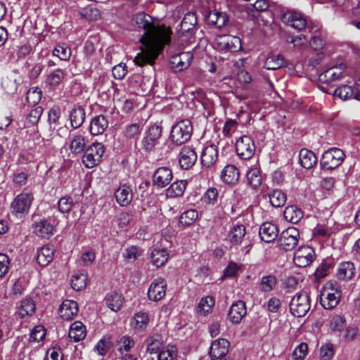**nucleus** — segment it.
Listing matches in <instances>:
<instances>
[{"label":"nucleus","instance_id":"473e14b6","mask_svg":"<svg viewBox=\"0 0 360 360\" xmlns=\"http://www.w3.org/2000/svg\"><path fill=\"white\" fill-rule=\"evenodd\" d=\"M108 126V122L103 115H98L92 119L90 124V132L92 135L102 134Z\"/></svg>","mask_w":360,"mask_h":360},{"label":"nucleus","instance_id":"20e7f679","mask_svg":"<svg viewBox=\"0 0 360 360\" xmlns=\"http://www.w3.org/2000/svg\"><path fill=\"white\" fill-rule=\"evenodd\" d=\"M291 314L294 316L302 317L306 315L310 309L309 297L307 292L296 293L289 304Z\"/></svg>","mask_w":360,"mask_h":360},{"label":"nucleus","instance_id":"338daca9","mask_svg":"<svg viewBox=\"0 0 360 360\" xmlns=\"http://www.w3.org/2000/svg\"><path fill=\"white\" fill-rule=\"evenodd\" d=\"M321 356L323 360H330L334 355V347L328 343L321 347Z\"/></svg>","mask_w":360,"mask_h":360},{"label":"nucleus","instance_id":"69168bd1","mask_svg":"<svg viewBox=\"0 0 360 360\" xmlns=\"http://www.w3.org/2000/svg\"><path fill=\"white\" fill-rule=\"evenodd\" d=\"M58 210L63 213L69 212L72 206H73V200L70 197L65 196L61 198L58 203Z\"/></svg>","mask_w":360,"mask_h":360},{"label":"nucleus","instance_id":"a19ab883","mask_svg":"<svg viewBox=\"0 0 360 360\" xmlns=\"http://www.w3.org/2000/svg\"><path fill=\"white\" fill-rule=\"evenodd\" d=\"M162 338L161 335L158 333L153 334L149 337L147 340V349L146 351L149 354H155L159 352L160 347L162 345Z\"/></svg>","mask_w":360,"mask_h":360},{"label":"nucleus","instance_id":"de8ad7c7","mask_svg":"<svg viewBox=\"0 0 360 360\" xmlns=\"http://www.w3.org/2000/svg\"><path fill=\"white\" fill-rule=\"evenodd\" d=\"M177 356V349L174 345H168L163 347L158 353V360H175Z\"/></svg>","mask_w":360,"mask_h":360},{"label":"nucleus","instance_id":"6e6552de","mask_svg":"<svg viewBox=\"0 0 360 360\" xmlns=\"http://www.w3.org/2000/svg\"><path fill=\"white\" fill-rule=\"evenodd\" d=\"M300 232L295 227H289L284 230L278 239V245L285 251L293 250L298 244Z\"/></svg>","mask_w":360,"mask_h":360},{"label":"nucleus","instance_id":"bf43d9fd","mask_svg":"<svg viewBox=\"0 0 360 360\" xmlns=\"http://www.w3.org/2000/svg\"><path fill=\"white\" fill-rule=\"evenodd\" d=\"M43 113V108L41 106H37L30 110L27 117V122L31 125L37 124Z\"/></svg>","mask_w":360,"mask_h":360},{"label":"nucleus","instance_id":"412c9836","mask_svg":"<svg viewBox=\"0 0 360 360\" xmlns=\"http://www.w3.org/2000/svg\"><path fill=\"white\" fill-rule=\"evenodd\" d=\"M247 313L246 306L243 301H238L233 303L229 311L228 317L233 323H238Z\"/></svg>","mask_w":360,"mask_h":360},{"label":"nucleus","instance_id":"9d476101","mask_svg":"<svg viewBox=\"0 0 360 360\" xmlns=\"http://www.w3.org/2000/svg\"><path fill=\"white\" fill-rule=\"evenodd\" d=\"M215 42L217 48L225 52L233 53L242 48L240 38L232 35H219Z\"/></svg>","mask_w":360,"mask_h":360},{"label":"nucleus","instance_id":"f8f14e48","mask_svg":"<svg viewBox=\"0 0 360 360\" xmlns=\"http://www.w3.org/2000/svg\"><path fill=\"white\" fill-rule=\"evenodd\" d=\"M162 134V128L158 125H152L146 132L142 140L143 148L146 150H152L158 144Z\"/></svg>","mask_w":360,"mask_h":360},{"label":"nucleus","instance_id":"052dcab7","mask_svg":"<svg viewBox=\"0 0 360 360\" xmlns=\"http://www.w3.org/2000/svg\"><path fill=\"white\" fill-rule=\"evenodd\" d=\"M330 327L333 331L340 332L345 327V319L340 315L335 316L331 319Z\"/></svg>","mask_w":360,"mask_h":360},{"label":"nucleus","instance_id":"6e6d98bb","mask_svg":"<svg viewBox=\"0 0 360 360\" xmlns=\"http://www.w3.org/2000/svg\"><path fill=\"white\" fill-rule=\"evenodd\" d=\"M247 179L249 184L253 188H257L262 184V176L260 172L257 169H251L247 173Z\"/></svg>","mask_w":360,"mask_h":360},{"label":"nucleus","instance_id":"5701e85b","mask_svg":"<svg viewBox=\"0 0 360 360\" xmlns=\"http://www.w3.org/2000/svg\"><path fill=\"white\" fill-rule=\"evenodd\" d=\"M201 162L203 166L210 167L218 159V150L216 146L211 144L206 146L201 154Z\"/></svg>","mask_w":360,"mask_h":360},{"label":"nucleus","instance_id":"4d7b16f0","mask_svg":"<svg viewBox=\"0 0 360 360\" xmlns=\"http://www.w3.org/2000/svg\"><path fill=\"white\" fill-rule=\"evenodd\" d=\"M41 96L42 92L39 88H31L27 93L26 99L30 105H36L41 101Z\"/></svg>","mask_w":360,"mask_h":360},{"label":"nucleus","instance_id":"58836bf2","mask_svg":"<svg viewBox=\"0 0 360 360\" xmlns=\"http://www.w3.org/2000/svg\"><path fill=\"white\" fill-rule=\"evenodd\" d=\"M245 236V228L243 225L239 224L233 226L229 233L230 243L234 245L240 244Z\"/></svg>","mask_w":360,"mask_h":360},{"label":"nucleus","instance_id":"49530a36","mask_svg":"<svg viewBox=\"0 0 360 360\" xmlns=\"http://www.w3.org/2000/svg\"><path fill=\"white\" fill-rule=\"evenodd\" d=\"M276 278L274 276L268 275L262 277L259 288L262 292H269L276 288Z\"/></svg>","mask_w":360,"mask_h":360},{"label":"nucleus","instance_id":"c03bdc74","mask_svg":"<svg viewBox=\"0 0 360 360\" xmlns=\"http://www.w3.org/2000/svg\"><path fill=\"white\" fill-rule=\"evenodd\" d=\"M186 187V181H175L167 190V196L170 198L181 196L185 191Z\"/></svg>","mask_w":360,"mask_h":360},{"label":"nucleus","instance_id":"3c124183","mask_svg":"<svg viewBox=\"0 0 360 360\" xmlns=\"http://www.w3.org/2000/svg\"><path fill=\"white\" fill-rule=\"evenodd\" d=\"M198 217V213L195 210L185 211L179 217V223L183 226H188L193 224Z\"/></svg>","mask_w":360,"mask_h":360},{"label":"nucleus","instance_id":"864d4df0","mask_svg":"<svg viewBox=\"0 0 360 360\" xmlns=\"http://www.w3.org/2000/svg\"><path fill=\"white\" fill-rule=\"evenodd\" d=\"M18 82L13 76L6 77L3 79L2 86L8 94H13L18 89Z\"/></svg>","mask_w":360,"mask_h":360},{"label":"nucleus","instance_id":"f3484780","mask_svg":"<svg viewBox=\"0 0 360 360\" xmlns=\"http://www.w3.org/2000/svg\"><path fill=\"white\" fill-rule=\"evenodd\" d=\"M197 160V154L193 148L184 146L181 149L179 155V162L182 169L191 168Z\"/></svg>","mask_w":360,"mask_h":360},{"label":"nucleus","instance_id":"f03ea898","mask_svg":"<svg viewBox=\"0 0 360 360\" xmlns=\"http://www.w3.org/2000/svg\"><path fill=\"white\" fill-rule=\"evenodd\" d=\"M280 19L285 25L300 32L307 30L310 33H316L319 31L317 25L314 23L302 12L293 8H282Z\"/></svg>","mask_w":360,"mask_h":360},{"label":"nucleus","instance_id":"dca6fc26","mask_svg":"<svg viewBox=\"0 0 360 360\" xmlns=\"http://www.w3.org/2000/svg\"><path fill=\"white\" fill-rule=\"evenodd\" d=\"M192 59L193 54L191 52H182L172 56L170 64L174 71L180 72L189 67Z\"/></svg>","mask_w":360,"mask_h":360},{"label":"nucleus","instance_id":"e433bc0d","mask_svg":"<svg viewBox=\"0 0 360 360\" xmlns=\"http://www.w3.org/2000/svg\"><path fill=\"white\" fill-rule=\"evenodd\" d=\"M68 335L75 342L83 340L86 336L84 325L81 321H75L70 326Z\"/></svg>","mask_w":360,"mask_h":360},{"label":"nucleus","instance_id":"f704fd0d","mask_svg":"<svg viewBox=\"0 0 360 360\" xmlns=\"http://www.w3.org/2000/svg\"><path fill=\"white\" fill-rule=\"evenodd\" d=\"M285 65L283 56L281 54L269 53L264 63L266 70H277Z\"/></svg>","mask_w":360,"mask_h":360},{"label":"nucleus","instance_id":"a211bd4d","mask_svg":"<svg viewBox=\"0 0 360 360\" xmlns=\"http://www.w3.org/2000/svg\"><path fill=\"white\" fill-rule=\"evenodd\" d=\"M230 343L224 338H219L214 340L210 347V355L212 360H217L224 357L228 352Z\"/></svg>","mask_w":360,"mask_h":360},{"label":"nucleus","instance_id":"39448f33","mask_svg":"<svg viewBox=\"0 0 360 360\" xmlns=\"http://www.w3.org/2000/svg\"><path fill=\"white\" fill-rule=\"evenodd\" d=\"M341 292L338 284L328 283L321 294V304L323 308L330 309L335 307L339 303Z\"/></svg>","mask_w":360,"mask_h":360},{"label":"nucleus","instance_id":"0eeeda50","mask_svg":"<svg viewBox=\"0 0 360 360\" xmlns=\"http://www.w3.org/2000/svg\"><path fill=\"white\" fill-rule=\"evenodd\" d=\"M344 158L345 153L341 149L331 148L322 155L321 166L326 169H333L341 165Z\"/></svg>","mask_w":360,"mask_h":360},{"label":"nucleus","instance_id":"37998d69","mask_svg":"<svg viewBox=\"0 0 360 360\" xmlns=\"http://www.w3.org/2000/svg\"><path fill=\"white\" fill-rule=\"evenodd\" d=\"M65 73L61 69H56L47 75L45 83L51 88H56L64 78Z\"/></svg>","mask_w":360,"mask_h":360},{"label":"nucleus","instance_id":"774afa93","mask_svg":"<svg viewBox=\"0 0 360 360\" xmlns=\"http://www.w3.org/2000/svg\"><path fill=\"white\" fill-rule=\"evenodd\" d=\"M46 335L44 328L41 326H37L34 328L30 333V339L35 342L42 340Z\"/></svg>","mask_w":360,"mask_h":360},{"label":"nucleus","instance_id":"a878e982","mask_svg":"<svg viewBox=\"0 0 360 360\" xmlns=\"http://www.w3.org/2000/svg\"><path fill=\"white\" fill-rule=\"evenodd\" d=\"M115 196L118 204L121 206H127L132 200V190L129 186L123 185L115 191Z\"/></svg>","mask_w":360,"mask_h":360},{"label":"nucleus","instance_id":"7ed1b4c3","mask_svg":"<svg viewBox=\"0 0 360 360\" xmlns=\"http://www.w3.org/2000/svg\"><path fill=\"white\" fill-rule=\"evenodd\" d=\"M193 134V125L189 120H181L172 128L170 137L172 141L176 145L187 142Z\"/></svg>","mask_w":360,"mask_h":360},{"label":"nucleus","instance_id":"7c9ffc66","mask_svg":"<svg viewBox=\"0 0 360 360\" xmlns=\"http://www.w3.org/2000/svg\"><path fill=\"white\" fill-rule=\"evenodd\" d=\"M35 303L31 298H25L20 302L17 308L16 314L20 318L32 316L35 311Z\"/></svg>","mask_w":360,"mask_h":360},{"label":"nucleus","instance_id":"0e129e2a","mask_svg":"<svg viewBox=\"0 0 360 360\" xmlns=\"http://www.w3.org/2000/svg\"><path fill=\"white\" fill-rule=\"evenodd\" d=\"M141 127L139 124H131L126 127L124 136L127 139H136L141 133Z\"/></svg>","mask_w":360,"mask_h":360},{"label":"nucleus","instance_id":"2f4dec72","mask_svg":"<svg viewBox=\"0 0 360 360\" xmlns=\"http://www.w3.org/2000/svg\"><path fill=\"white\" fill-rule=\"evenodd\" d=\"M354 264L350 262H345L340 264L337 271V277L343 281H348L354 277Z\"/></svg>","mask_w":360,"mask_h":360},{"label":"nucleus","instance_id":"4c0bfd02","mask_svg":"<svg viewBox=\"0 0 360 360\" xmlns=\"http://www.w3.org/2000/svg\"><path fill=\"white\" fill-rule=\"evenodd\" d=\"M53 226L46 220H41L34 225V232L41 238H49L53 234Z\"/></svg>","mask_w":360,"mask_h":360},{"label":"nucleus","instance_id":"e2e57ef3","mask_svg":"<svg viewBox=\"0 0 360 360\" xmlns=\"http://www.w3.org/2000/svg\"><path fill=\"white\" fill-rule=\"evenodd\" d=\"M353 94L354 89L351 86L347 85L340 86L336 89L334 92L335 96H339L342 100L351 98L353 96Z\"/></svg>","mask_w":360,"mask_h":360},{"label":"nucleus","instance_id":"aec40b11","mask_svg":"<svg viewBox=\"0 0 360 360\" xmlns=\"http://www.w3.org/2000/svg\"><path fill=\"white\" fill-rule=\"evenodd\" d=\"M197 25V17L194 13H187L180 24V29L178 30L179 36L193 34Z\"/></svg>","mask_w":360,"mask_h":360},{"label":"nucleus","instance_id":"2eb2a0df","mask_svg":"<svg viewBox=\"0 0 360 360\" xmlns=\"http://www.w3.org/2000/svg\"><path fill=\"white\" fill-rule=\"evenodd\" d=\"M345 67L346 65L342 63L327 69L319 75V80L324 83L330 84L341 79L343 77Z\"/></svg>","mask_w":360,"mask_h":360},{"label":"nucleus","instance_id":"79ce46f5","mask_svg":"<svg viewBox=\"0 0 360 360\" xmlns=\"http://www.w3.org/2000/svg\"><path fill=\"white\" fill-rule=\"evenodd\" d=\"M151 262L157 267L163 266L168 259V254L165 249H155L150 254Z\"/></svg>","mask_w":360,"mask_h":360},{"label":"nucleus","instance_id":"6ab92c4d","mask_svg":"<svg viewBox=\"0 0 360 360\" xmlns=\"http://www.w3.org/2000/svg\"><path fill=\"white\" fill-rule=\"evenodd\" d=\"M172 179V172L167 167H159L155 170L153 176L154 185L158 187H165Z\"/></svg>","mask_w":360,"mask_h":360},{"label":"nucleus","instance_id":"ddd939ff","mask_svg":"<svg viewBox=\"0 0 360 360\" xmlns=\"http://www.w3.org/2000/svg\"><path fill=\"white\" fill-rule=\"evenodd\" d=\"M314 251L309 246H300L295 252L294 262L300 267H304L312 262Z\"/></svg>","mask_w":360,"mask_h":360},{"label":"nucleus","instance_id":"9b49d317","mask_svg":"<svg viewBox=\"0 0 360 360\" xmlns=\"http://www.w3.org/2000/svg\"><path fill=\"white\" fill-rule=\"evenodd\" d=\"M236 150L238 155L242 159L249 160L255 152L254 141L248 136H243L237 140Z\"/></svg>","mask_w":360,"mask_h":360},{"label":"nucleus","instance_id":"13d9d810","mask_svg":"<svg viewBox=\"0 0 360 360\" xmlns=\"http://www.w3.org/2000/svg\"><path fill=\"white\" fill-rule=\"evenodd\" d=\"M308 354V345L305 342H301L294 349L292 358L293 360H304Z\"/></svg>","mask_w":360,"mask_h":360},{"label":"nucleus","instance_id":"b1692460","mask_svg":"<svg viewBox=\"0 0 360 360\" xmlns=\"http://www.w3.org/2000/svg\"><path fill=\"white\" fill-rule=\"evenodd\" d=\"M278 233V230L277 226L270 222L262 224L259 229L260 238L266 243L274 241L277 238Z\"/></svg>","mask_w":360,"mask_h":360},{"label":"nucleus","instance_id":"1a4fd4ad","mask_svg":"<svg viewBox=\"0 0 360 360\" xmlns=\"http://www.w3.org/2000/svg\"><path fill=\"white\" fill-rule=\"evenodd\" d=\"M33 199L34 198L31 193L22 192L11 202V208L12 213L15 215L28 213Z\"/></svg>","mask_w":360,"mask_h":360},{"label":"nucleus","instance_id":"cd10ccee","mask_svg":"<svg viewBox=\"0 0 360 360\" xmlns=\"http://www.w3.org/2000/svg\"><path fill=\"white\" fill-rule=\"evenodd\" d=\"M206 19L209 24L221 28L226 25L229 18L226 13L215 9L209 12Z\"/></svg>","mask_w":360,"mask_h":360},{"label":"nucleus","instance_id":"c9c22d12","mask_svg":"<svg viewBox=\"0 0 360 360\" xmlns=\"http://www.w3.org/2000/svg\"><path fill=\"white\" fill-rule=\"evenodd\" d=\"M286 220L292 224L298 223L304 217V212L296 205L288 206L284 210Z\"/></svg>","mask_w":360,"mask_h":360},{"label":"nucleus","instance_id":"ea45409f","mask_svg":"<svg viewBox=\"0 0 360 360\" xmlns=\"http://www.w3.org/2000/svg\"><path fill=\"white\" fill-rule=\"evenodd\" d=\"M86 147V139L84 136L77 134L72 135L70 141V149L74 154L82 153Z\"/></svg>","mask_w":360,"mask_h":360},{"label":"nucleus","instance_id":"680f3d73","mask_svg":"<svg viewBox=\"0 0 360 360\" xmlns=\"http://www.w3.org/2000/svg\"><path fill=\"white\" fill-rule=\"evenodd\" d=\"M72 288L76 290H81L86 287V275H74L72 278Z\"/></svg>","mask_w":360,"mask_h":360},{"label":"nucleus","instance_id":"5fc2aeb1","mask_svg":"<svg viewBox=\"0 0 360 360\" xmlns=\"http://www.w3.org/2000/svg\"><path fill=\"white\" fill-rule=\"evenodd\" d=\"M71 49L65 44H58L53 51V56L60 60H68L71 56Z\"/></svg>","mask_w":360,"mask_h":360},{"label":"nucleus","instance_id":"423d86ee","mask_svg":"<svg viewBox=\"0 0 360 360\" xmlns=\"http://www.w3.org/2000/svg\"><path fill=\"white\" fill-rule=\"evenodd\" d=\"M105 148L101 143H94L85 150L82 157V162L87 168H93L101 160L104 154Z\"/></svg>","mask_w":360,"mask_h":360},{"label":"nucleus","instance_id":"f257e3e1","mask_svg":"<svg viewBox=\"0 0 360 360\" xmlns=\"http://www.w3.org/2000/svg\"><path fill=\"white\" fill-rule=\"evenodd\" d=\"M131 24L144 31L140 38L142 44L141 52L134 58V62L139 66L152 65L165 46L169 43L172 31L160 24L158 18L145 12L135 13Z\"/></svg>","mask_w":360,"mask_h":360},{"label":"nucleus","instance_id":"4468645a","mask_svg":"<svg viewBox=\"0 0 360 360\" xmlns=\"http://www.w3.org/2000/svg\"><path fill=\"white\" fill-rule=\"evenodd\" d=\"M167 283L165 279L158 278L155 279L150 284L148 297L149 300L157 302L164 297L166 293Z\"/></svg>","mask_w":360,"mask_h":360},{"label":"nucleus","instance_id":"c756f323","mask_svg":"<svg viewBox=\"0 0 360 360\" xmlns=\"http://www.w3.org/2000/svg\"><path fill=\"white\" fill-rule=\"evenodd\" d=\"M240 176L238 168L233 165H226L222 170L221 178L222 181L228 184H236Z\"/></svg>","mask_w":360,"mask_h":360},{"label":"nucleus","instance_id":"8fccbe9b","mask_svg":"<svg viewBox=\"0 0 360 360\" xmlns=\"http://www.w3.org/2000/svg\"><path fill=\"white\" fill-rule=\"evenodd\" d=\"M134 340L129 336L124 335L117 341V350L120 354L129 352L134 346Z\"/></svg>","mask_w":360,"mask_h":360},{"label":"nucleus","instance_id":"c85d7f7f","mask_svg":"<svg viewBox=\"0 0 360 360\" xmlns=\"http://www.w3.org/2000/svg\"><path fill=\"white\" fill-rule=\"evenodd\" d=\"M123 300L122 294L116 291L108 293L104 300L106 306L113 311H117L121 309Z\"/></svg>","mask_w":360,"mask_h":360},{"label":"nucleus","instance_id":"4be33fe9","mask_svg":"<svg viewBox=\"0 0 360 360\" xmlns=\"http://www.w3.org/2000/svg\"><path fill=\"white\" fill-rule=\"evenodd\" d=\"M78 313V305L75 301L66 300L63 302L60 307V315L66 321H70Z\"/></svg>","mask_w":360,"mask_h":360},{"label":"nucleus","instance_id":"09e8293b","mask_svg":"<svg viewBox=\"0 0 360 360\" xmlns=\"http://www.w3.org/2000/svg\"><path fill=\"white\" fill-rule=\"evenodd\" d=\"M148 316L145 312H138L135 314L133 319V326L136 330L145 329L148 323Z\"/></svg>","mask_w":360,"mask_h":360},{"label":"nucleus","instance_id":"603ef678","mask_svg":"<svg viewBox=\"0 0 360 360\" xmlns=\"http://www.w3.org/2000/svg\"><path fill=\"white\" fill-rule=\"evenodd\" d=\"M214 300L212 297L207 296L200 300L198 305V311L201 314L206 315L211 311L212 307L214 305Z\"/></svg>","mask_w":360,"mask_h":360},{"label":"nucleus","instance_id":"72a5a7b5","mask_svg":"<svg viewBox=\"0 0 360 360\" xmlns=\"http://www.w3.org/2000/svg\"><path fill=\"white\" fill-rule=\"evenodd\" d=\"M299 159L300 165L306 169L311 168L317 162V158L314 153L306 148L300 150Z\"/></svg>","mask_w":360,"mask_h":360},{"label":"nucleus","instance_id":"bb28decb","mask_svg":"<svg viewBox=\"0 0 360 360\" xmlns=\"http://www.w3.org/2000/svg\"><path fill=\"white\" fill-rule=\"evenodd\" d=\"M55 249L52 245L43 246L37 252V261L42 266H47L53 258Z\"/></svg>","mask_w":360,"mask_h":360},{"label":"nucleus","instance_id":"393cba45","mask_svg":"<svg viewBox=\"0 0 360 360\" xmlns=\"http://www.w3.org/2000/svg\"><path fill=\"white\" fill-rule=\"evenodd\" d=\"M69 117L71 126L74 129H77L85 120V110L82 106L74 105L70 111Z\"/></svg>","mask_w":360,"mask_h":360},{"label":"nucleus","instance_id":"a18cd8bd","mask_svg":"<svg viewBox=\"0 0 360 360\" xmlns=\"http://www.w3.org/2000/svg\"><path fill=\"white\" fill-rule=\"evenodd\" d=\"M269 201L275 207H283L286 202V195L281 190H274L269 193Z\"/></svg>","mask_w":360,"mask_h":360}]
</instances>
